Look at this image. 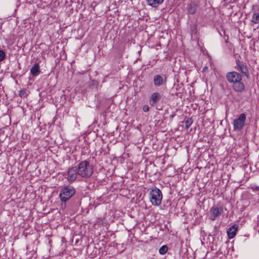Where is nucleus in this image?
I'll list each match as a JSON object with an SVG mask.
<instances>
[{
	"mask_svg": "<svg viewBox=\"0 0 259 259\" xmlns=\"http://www.w3.org/2000/svg\"><path fill=\"white\" fill-rule=\"evenodd\" d=\"M226 78L230 83H232V88L235 92L242 93L245 90L242 76L239 73L235 71L228 72L226 74Z\"/></svg>",
	"mask_w": 259,
	"mask_h": 259,
	"instance_id": "obj_1",
	"label": "nucleus"
},
{
	"mask_svg": "<svg viewBox=\"0 0 259 259\" xmlns=\"http://www.w3.org/2000/svg\"><path fill=\"white\" fill-rule=\"evenodd\" d=\"M78 174L79 176L83 178H89L93 174V170L92 166L90 164L89 161L85 160L79 163L77 166Z\"/></svg>",
	"mask_w": 259,
	"mask_h": 259,
	"instance_id": "obj_2",
	"label": "nucleus"
},
{
	"mask_svg": "<svg viewBox=\"0 0 259 259\" xmlns=\"http://www.w3.org/2000/svg\"><path fill=\"white\" fill-rule=\"evenodd\" d=\"M149 199L152 205H159L162 199V194L161 190L156 187L151 189L149 192Z\"/></svg>",
	"mask_w": 259,
	"mask_h": 259,
	"instance_id": "obj_3",
	"label": "nucleus"
},
{
	"mask_svg": "<svg viewBox=\"0 0 259 259\" xmlns=\"http://www.w3.org/2000/svg\"><path fill=\"white\" fill-rule=\"evenodd\" d=\"M76 190L72 186H66L60 190L59 197L61 201H67L75 193Z\"/></svg>",
	"mask_w": 259,
	"mask_h": 259,
	"instance_id": "obj_4",
	"label": "nucleus"
},
{
	"mask_svg": "<svg viewBox=\"0 0 259 259\" xmlns=\"http://www.w3.org/2000/svg\"><path fill=\"white\" fill-rule=\"evenodd\" d=\"M246 120V115L241 113L238 118L233 121V126L234 130L240 131L243 127Z\"/></svg>",
	"mask_w": 259,
	"mask_h": 259,
	"instance_id": "obj_5",
	"label": "nucleus"
},
{
	"mask_svg": "<svg viewBox=\"0 0 259 259\" xmlns=\"http://www.w3.org/2000/svg\"><path fill=\"white\" fill-rule=\"evenodd\" d=\"M77 169L75 166L68 168L67 179L69 182L72 183L74 182L77 179V176H79V174H77Z\"/></svg>",
	"mask_w": 259,
	"mask_h": 259,
	"instance_id": "obj_6",
	"label": "nucleus"
},
{
	"mask_svg": "<svg viewBox=\"0 0 259 259\" xmlns=\"http://www.w3.org/2000/svg\"><path fill=\"white\" fill-rule=\"evenodd\" d=\"M167 80V76L164 74H157L154 76L153 83L155 86L160 87L164 84Z\"/></svg>",
	"mask_w": 259,
	"mask_h": 259,
	"instance_id": "obj_7",
	"label": "nucleus"
},
{
	"mask_svg": "<svg viewBox=\"0 0 259 259\" xmlns=\"http://www.w3.org/2000/svg\"><path fill=\"white\" fill-rule=\"evenodd\" d=\"M162 95L159 92L152 93L149 98V104L151 106H155L161 100Z\"/></svg>",
	"mask_w": 259,
	"mask_h": 259,
	"instance_id": "obj_8",
	"label": "nucleus"
},
{
	"mask_svg": "<svg viewBox=\"0 0 259 259\" xmlns=\"http://www.w3.org/2000/svg\"><path fill=\"white\" fill-rule=\"evenodd\" d=\"M223 209L221 207H212L210 209L211 216L210 219L212 221H214L217 218L219 217L223 212Z\"/></svg>",
	"mask_w": 259,
	"mask_h": 259,
	"instance_id": "obj_9",
	"label": "nucleus"
},
{
	"mask_svg": "<svg viewBox=\"0 0 259 259\" xmlns=\"http://www.w3.org/2000/svg\"><path fill=\"white\" fill-rule=\"evenodd\" d=\"M237 63V67L236 68L238 71H240L242 74V75L246 76V77H248V71L247 69V68L246 65H245L242 62H240V61L238 60L236 62Z\"/></svg>",
	"mask_w": 259,
	"mask_h": 259,
	"instance_id": "obj_10",
	"label": "nucleus"
},
{
	"mask_svg": "<svg viewBox=\"0 0 259 259\" xmlns=\"http://www.w3.org/2000/svg\"><path fill=\"white\" fill-rule=\"evenodd\" d=\"M198 8V5L194 2L191 3L188 5L187 12L189 15H194L196 13Z\"/></svg>",
	"mask_w": 259,
	"mask_h": 259,
	"instance_id": "obj_11",
	"label": "nucleus"
},
{
	"mask_svg": "<svg viewBox=\"0 0 259 259\" xmlns=\"http://www.w3.org/2000/svg\"><path fill=\"white\" fill-rule=\"evenodd\" d=\"M238 228V225H234L228 229L227 234L229 239H232L235 236Z\"/></svg>",
	"mask_w": 259,
	"mask_h": 259,
	"instance_id": "obj_12",
	"label": "nucleus"
},
{
	"mask_svg": "<svg viewBox=\"0 0 259 259\" xmlns=\"http://www.w3.org/2000/svg\"><path fill=\"white\" fill-rule=\"evenodd\" d=\"M40 70L39 65L37 63L34 64L30 69V73L34 76L38 75V74L40 73Z\"/></svg>",
	"mask_w": 259,
	"mask_h": 259,
	"instance_id": "obj_13",
	"label": "nucleus"
},
{
	"mask_svg": "<svg viewBox=\"0 0 259 259\" xmlns=\"http://www.w3.org/2000/svg\"><path fill=\"white\" fill-rule=\"evenodd\" d=\"M164 0H147L148 5L149 6L156 8L163 3Z\"/></svg>",
	"mask_w": 259,
	"mask_h": 259,
	"instance_id": "obj_14",
	"label": "nucleus"
},
{
	"mask_svg": "<svg viewBox=\"0 0 259 259\" xmlns=\"http://www.w3.org/2000/svg\"><path fill=\"white\" fill-rule=\"evenodd\" d=\"M168 247L166 245L162 246L159 249V252L162 255L165 254L167 251Z\"/></svg>",
	"mask_w": 259,
	"mask_h": 259,
	"instance_id": "obj_15",
	"label": "nucleus"
},
{
	"mask_svg": "<svg viewBox=\"0 0 259 259\" xmlns=\"http://www.w3.org/2000/svg\"><path fill=\"white\" fill-rule=\"evenodd\" d=\"M252 22L255 24H257L259 22V13L253 14L252 17Z\"/></svg>",
	"mask_w": 259,
	"mask_h": 259,
	"instance_id": "obj_16",
	"label": "nucleus"
},
{
	"mask_svg": "<svg viewBox=\"0 0 259 259\" xmlns=\"http://www.w3.org/2000/svg\"><path fill=\"white\" fill-rule=\"evenodd\" d=\"M190 31L192 34H196L197 33V26L195 24L190 25Z\"/></svg>",
	"mask_w": 259,
	"mask_h": 259,
	"instance_id": "obj_17",
	"label": "nucleus"
},
{
	"mask_svg": "<svg viewBox=\"0 0 259 259\" xmlns=\"http://www.w3.org/2000/svg\"><path fill=\"white\" fill-rule=\"evenodd\" d=\"M6 56V53L4 51L0 50V62L3 61Z\"/></svg>",
	"mask_w": 259,
	"mask_h": 259,
	"instance_id": "obj_18",
	"label": "nucleus"
},
{
	"mask_svg": "<svg viewBox=\"0 0 259 259\" xmlns=\"http://www.w3.org/2000/svg\"><path fill=\"white\" fill-rule=\"evenodd\" d=\"M143 110L144 112H147L149 110V107L148 105H145L143 107Z\"/></svg>",
	"mask_w": 259,
	"mask_h": 259,
	"instance_id": "obj_19",
	"label": "nucleus"
},
{
	"mask_svg": "<svg viewBox=\"0 0 259 259\" xmlns=\"http://www.w3.org/2000/svg\"><path fill=\"white\" fill-rule=\"evenodd\" d=\"M25 94H26V92L24 90H21L20 92H19V96L20 97H24L25 96Z\"/></svg>",
	"mask_w": 259,
	"mask_h": 259,
	"instance_id": "obj_20",
	"label": "nucleus"
},
{
	"mask_svg": "<svg viewBox=\"0 0 259 259\" xmlns=\"http://www.w3.org/2000/svg\"><path fill=\"white\" fill-rule=\"evenodd\" d=\"M191 124H192V122L191 121H190V120H187L186 121L185 125H186L187 128H188L190 126V125Z\"/></svg>",
	"mask_w": 259,
	"mask_h": 259,
	"instance_id": "obj_21",
	"label": "nucleus"
},
{
	"mask_svg": "<svg viewBox=\"0 0 259 259\" xmlns=\"http://www.w3.org/2000/svg\"><path fill=\"white\" fill-rule=\"evenodd\" d=\"M66 201H62V203L61 204V208L64 209L66 207Z\"/></svg>",
	"mask_w": 259,
	"mask_h": 259,
	"instance_id": "obj_22",
	"label": "nucleus"
},
{
	"mask_svg": "<svg viewBox=\"0 0 259 259\" xmlns=\"http://www.w3.org/2000/svg\"><path fill=\"white\" fill-rule=\"evenodd\" d=\"M208 69V67L205 66L204 67V68L202 69V72H205Z\"/></svg>",
	"mask_w": 259,
	"mask_h": 259,
	"instance_id": "obj_23",
	"label": "nucleus"
}]
</instances>
